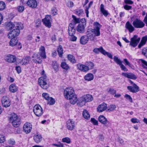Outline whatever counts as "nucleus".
Returning <instances> with one entry per match:
<instances>
[{
    "label": "nucleus",
    "instance_id": "obj_1",
    "mask_svg": "<svg viewBox=\"0 0 147 147\" xmlns=\"http://www.w3.org/2000/svg\"><path fill=\"white\" fill-rule=\"evenodd\" d=\"M93 28L88 29L86 35L82 36L80 39V43L82 45L86 44L90 39L94 40L95 36H100V29L102 26L98 22H94L93 24Z\"/></svg>",
    "mask_w": 147,
    "mask_h": 147
},
{
    "label": "nucleus",
    "instance_id": "obj_2",
    "mask_svg": "<svg viewBox=\"0 0 147 147\" xmlns=\"http://www.w3.org/2000/svg\"><path fill=\"white\" fill-rule=\"evenodd\" d=\"M64 95L65 98L70 100L71 104L74 105L77 102V97L74 93L73 88L70 87L65 88L64 90Z\"/></svg>",
    "mask_w": 147,
    "mask_h": 147
},
{
    "label": "nucleus",
    "instance_id": "obj_3",
    "mask_svg": "<svg viewBox=\"0 0 147 147\" xmlns=\"http://www.w3.org/2000/svg\"><path fill=\"white\" fill-rule=\"evenodd\" d=\"M46 56L45 53V49L43 46H41L39 49L38 53H34L32 56V60L35 63H40L41 62L42 58L45 59Z\"/></svg>",
    "mask_w": 147,
    "mask_h": 147
},
{
    "label": "nucleus",
    "instance_id": "obj_4",
    "mask_svg": "<svg viewBox=\"0 0 147 147\" xmlns=\"http://www.w3.org/2000/svg\"><path fill=\"white\" fill-rule=\"evenodd\" d=\"M93 100V97L91 95H84L77 99V104L78 106L82 107L85 105L86 102H90Z\"/></svg>",
    "mask_w": 147,
    "mask_h": 147
},
{
    "label": "nucleus",
    "instance_id": "obj_5",
    "mask_svg": "<svg viewBox=\"0 0 147 147\" xmlns=\"http://www.w3.org/2000/svg\"><path fill=\"white\" fill-rule=\"evenodd\" d=\"M42 76L38 80V82L40 87L43 89H47L49 87V84L47 83L48 80L47 76L45 74V71L43 70L41 73Z\"/></svg>",
    "mask_w": 147,
    "mask_h": 147
},
{
    "label": "nucleus",
    "instance_id": "obj_6",
    "mask_svg": "<svg viewBox=\"0 0 147 147\" xmlns=\"http://www.w3.org/2000/svg\"><path fill=\"white\" fill-rule=\"evenodd\" d=\"M10 120L12 121L13 126L15 127H18L20 123V119L15 113H12L10 118Z\"/></svg>",
    "mask_w": 147,
    "mask_h": 147
},
{
    "label": "nucleus",
    "instance_id": "obj_7",
    "mask_svg": "<svg viewBox=\"0 0 147 147\" xmlns=\"http://www.w3.org/2000/svg\"><path fill=\"white\" fill-rule=\"evenodd\" d=\"M132 24L136 28H142L145 26V24L143 22L138 18H136L133 21Z\"/></svg>",
    "mask_w": 147,
    "mask_h": 147
},
{
    "label": "nucleus",
    "instance_id": "obj_8",
    "mask_svg": "<svg viewBox=\"0 0 147 147\" xmlns=\"http://www.w3.org/2000/svg\"><path fill=\"white\" fill-rule=\"evenodd\" d=\"M33 111L35 115L38 117L41 116L43 113L42 109L39 105H36L34 107Z\"/></svg>",
    "mask_w": 147,
    "mask_h": 147
},
{
    "label": "nucleus",
    "instance_id": "obj_9",
    "mask_svg": "<svg viewBox=\"0 0 147 147\" xmlns=\"http://www.w3.org/2000/svg\"><path fill=\"white\" fill-rule=\"evenodd\" d=\"M140 39V38H138L137 36L134 35L133 37L131 39L129 45L134 47H136L139 42Z\"/></svg>",
    "mask_w": 147,
    "mask_h": 147
},
{
    "label": "nucleus",
    "instance_id": "obj_10",
    "mask_svg": "<svg viewBox=\"0 0 147 147\" xmlns=\"http://www.w3.org/2000/svg\"><path fill=\"white\" fill-rule=\"evenodd\" d=\"M66 126L68 130H73L75 127V122L72 120H68L66 122Z\"/></svg>",
    "mask_w": 147,
    "mask_h": 147
},
{
    "label": "nucleus",
    "instance_id": "obj_11",
    "mask_svg": "<svg viewBox=\"0 0 147 147\" xmlns=\"http://www.w3.org/2000/svg\"><path fill=\"white\" fill-rule=\"evenodd\" d=\"M86 26V23L85 22L80 23L77 26L76 30L77 32L80 33H84L85 31Z\"/></svg>",
    "mask_w": 147,
    "mask_h": 147
},
{
    "label": "nucleus",
    "instance_id": "obj_12",
    "mask_svg": "<svg viewBox=\"0 0 147 147\" xmlns=\"http://www.w3.org/2000/svg\"><path fill=\"white\" fill-rule=\"evenodd\" d=\"M1 103L3 107L7 108L9 107L10 105V100L8 97L3 96L1 100Z\"/></svg>",
    "mask_w": 147,
    "mask_h": 147
},
{
    "label": "nucleus",
    "instance_id": "obj_13",
    "mask_svg": "<svg viewBox=\"0 0 147 147\" xmlns=\"http://www.w3.org/2000/svg\"><path fill=\"white\" fill-rule=\"evenodd\" d=\"M51 19L50 16L47 15L46 16L45 18L42 20L44 24L48 28H50L51 27Z\"/></svg>",
    "mask_w": 147,
    "mask_h": 147
},
{
    "label": "nucleus",
    "instance_id": "obj_14",
    "mask_svg": "<svg viewBox=\"0 0 147 147\" xmlns=\"http://www.w3.org/2000/svg\"><path fill=\"white\" fill-rule=\"evenodd\" d=\"M18 25H19L16 27V29H14L11 31L15 37L18 36L19 34L20 33V29H22L23 28V26L22 24H19Z\"/></svg>",
    "mask_w": 147,
    "mask_h": 147
},
{
    "label": "nucleus",
    "instance_id": "obj_15",
    "mask_svg": "<svg viewBox=\"0 0 147 147\" xmlns=\"http://www.w3.org/2000/svg\"><path fill=\"white\" fill-rule=\"evenodd\" d=\"M23 130L26 134L30 133L32 129V125L30 123L26 122L23 126Z\"/></svg>",
    "mask_w": 147,
    "mask_h": 147
},
{
    "label": "nucleus",
    "instance_id": "obj_16",
    "mask_svg": "<svg viewBox=\"0 0 147 147\" xmlns=\"http://www.w3.org/2000/svg\"><path fill=\"white\" fill-rule=\"evenodd\" d=\"M75 27V24L71 23L69 24L68 28V32L69 35H72L75 34L76 31Z\"/></svg>",
    "mask_w": 147,
    "mask_h": 147
},
{
    "label": "nucleus",
    "instance_id": "obj_17",
    "mask_svg": "<svg viewBox=\"0 0 147 147\" xmlns=\"http://www.w3.org/2000/svg\"><path fill=\"white\" fill-rule=\"evenodd\" d=\"M5 59L8 62L13 63L16 61V58L14 55H8L5 57Z\"/></svg>",
    "mask_w": 147,
    "mask_h": 147
},
{
    "label": "nucleus",
    "instance_id": "obj_18",
    "mask_svg": "<svg viewBox=\"0 0 147 147\" xmlns=\"http://www.w3.org/2000/svg\"><path fill=\"white\" fill-rule=\"evenodd\" d=\"M127 89L131 92L136 93L139 91V87L136 84H134L133 86H128Z\"/></svg>",
    "mask_w": 147,
    "mask_h": 147
},
{
    "label": "nucleus",
    "instance_id": "obj_19",
    "mask_svg": "<svg viewBox=\"0 0 147 147\" xmlns=\"http://www.w3.org/2000/svg\"><path fill=\"white\" fill-rule=\"evenodd\" d=\"M121 74L123 76L133 80L137 79V77L133 74L131 73H122Z\"/></svg>",
    "mask_w": 147,
    "mask_h": 147
},
{
    "label": "nucleus",
    "instance_id": "obj_20",
    "mask_svg": "<svg viewBox=\"0 0 147 147\" xmlns=\"http://www.w3.org/2000/svg\"><path fill=\"white\" fill-rule=\"evenodd\" d=\"M27 4L32 8H36L37 5V2L35 0H28L27 2Z\"/></svg>",
    "mask_w": 147,
    "mask_h": 147
},
{
    "label": "nucleus",
    "instance_id": "obj_21",
    "mask_svg": "<svg viewBox=\"0 0 147 147\" xmlns=\"http://www.w3.org/2000/svg\"><path fill=\"white\" fill-rule=\"evenodd\" d=\"M125 27L130 33L132 32L135 30L134 27L131 25L129 21H127L125 24Z\"/></svg>",
    "mask_w": 147,
    "mask_h": 147
},
{
    "label": "nucleus",
    "instance_id": "obj_22",
    "mask_svg": "<svg viewBox=\"0 0 147 147\" xmlns=\"http://www.w3.org/2000/svg\"><path fill=\"white\" fill-rule=\"evenodd\" d=\"M107 108V104L105 103H103L98 106L97 108V111L99 112H102L105 110Z\"/></svg>",
    "mask_w": 147,
    "mask_h": 147
},
{
    "label": "nucleus",
    "instance_id": "obj_23",
    "mask_svg": "<svg viewBox=\"0 0 147 147\" xmlns=\"http://www.w3.org/2000/svg\"><path fill=\"white\" fill-rule=\"evenodd\" d=\"M78 69L82 71L86 72L89 71L88 67L85 64H79L78 65Z\"/></svg>",
    "mask_w": 147,
    "mask_h": 147
},
{
    "label": "nucleus",
    "instance_id": "obj_24",
    "mask_svg": "<svg viewBox=\"0 0 147 147\" xmlns=\"http://www.w3.org/2000/svg\"><path fill=\"white\" fill-rule=\"evenodd\" d=\"M99 121L101 123L105 125L109 123V121L104 116L102 115H100L98 118Z\"/></svg>",
    "mask_w": 147,
    "mask_h": 147
},
{
    "label": "nucleus",
    "instance_id": "obj_25",
    "mask_svg": "<svg viewBox=\"0 0 147 147\" xmlns=\"http://www.w3.org/2000/svg\"><path fill=\"white\" fill-rule=\"evenodd\" d=\"M9 91L12 93L16 92L18 90V88L14 84H11L9 88Z\"/></svg>",
    "mask_w": 147,
    "mask_h": 147
},
{
    "label": "nucleus",
    "instance_id": "obj_26",
    "mask_svg": "<svg viewBox=\"0 0 147 147\" xmlns=\"http://www.w3.org/2000/svg\"><path fill=\"white\" fill-rule=\"evenodd\" d=\"M30 60V57L29 56H27L23 58L20 61V63L22 65H26L28 64Z\"/></svg>",
    "mask_w": 147,
    "mask_h": 147
},
{
    "label": "nucleus",
    "instance_id": "obj_27",
    "mask_svg": "<svg viewBox=\"0 0 147 147\" xmlns=\"http://www.w3.org/2000/svg\"><path fill=\"white\" fill-rule=\"evenodd\" d=\"M147 40V36H143L142 38L141 41L138 46V48H140L142 47L145 45L146 44Z\"/></svg>",
    "mask_w": 147,
    "mask_h": 147
},
{
    "label": "nucleus",
    "instance_id": "obj_28",
    "mask_svg": "<svg viewBox=\"0 0 147 147\" xmlns=\"http://www.w3.org/2000/svg\"><path fill=\"white\" fill-rule=\"evenodd\" d=\"M100 11L102 13L105 17H107L109 14L107 11L105 10L104 8V6L103 4H102L100 6Z\"/></svg>",
    "mask_w": 147,
    "mask_h": 147
},
{
    "label": "nucleus",
    "instance_id": "obj_29",
    "mask_svg": "<svg viewBox=\"0 0 147 147\" xmlns=\"http://www.w3.org/2000/svg\"><path fill=\"white\" fill-rule=\"evenodd\" d=\"M94 79V75L91 73H88L86 74L84 77L85 80L88 81H90Z\"/></svg>",
    "mask_w": 147,
    "mask_h": 147
},
{
    "label": "nucleus",
    "instance_id": "obj_30",
    "mask_svg": "<svg viewBox=\"0 0 147 147\" xmlns=\"http://www.w3.org/2000/svg\"><path fill=\"white\" fill-rule=\"evenodd\" d=\"M33 138L34 141L37 143L40 142L42 140V137L40 135H36Z\"/></svg>",
    "mask_w": 147,
    "mask_h": 147
},
{
    "label": "nucleus",
    "instance_id": "obj_31",
    "mask_svg": "<svg viewBox=\"0 0 147 147\" xmlns=\"http://www.w3.org/2000/svg\"><path fill=\"white\" fill-rule=\"evenodd\" d=\"M85 65L88 67V70L92 69L94 67V63L91 62H86L85 63Z\"/></svg>",
    "mask_w": 147,
    "mask_h": 147
},
{
    "label": "nucleus",
    "instance_id": "obj_32",
    "mask_svg": "<svg viewBox=\"0 0 147 147\" xmlns=\"http://www.w3.org/2000/svg\"><path fill=\"white\" fill-rule=\"evenodd\" d=\"M67 58L69 60L71 63H76V60L75 57L73 55L70 54L68 55L67 56Z\"/></svg>",
    "mask_w": 147,
    "mask_h": 147
},
{
    "label": "nucleus",
    "instance_id": "obj_33",
    "mask_svg": "<svg viewBox=\"0 0 147 147\" xmlns=\"http://www.w3.org/2000/svg\"><path fill=\"white\" fill-rule=\"evenodd\" d=\"M18 40L15 38L11 39L9 42V44L10 46L13 47L16 45L17 43Z\"/></svg>",
    "mask_w": 147,
    "mask_h": 147
},
{
    "label": "nucleus",
    "instance_id": "obj_34",
    "mask_svg": "<svg viewBox=\"0 0 147 147\" xmlns=\"http://www.w3.org/2000/svg\"><path fill=\"white\" fill-rule=\"evenodd\" d=\"M82 114L84 117L85 119H90V115L87 111L86 110H84Z\"/></svg>",
    "mask_w": 147,
    "mask_h": 147
},
{
    "label": "nucleus",
    "instance_id": "obj_35",
    "mask_svg": "<svg viewBox=\"0 0 147 147\" xmlns=\"http://www.w3.org/2000/svg\"><path fill=\"white\" fill-rule=\"evenodd\" d=\"M7 29L8 30H11L13 28L14 26L15 25L11 22H7L6 24Z\"/></svg>",
    "mask_w": 147,
    "mask_h": 147
},
{
    "label": "nucleus",
    "instance_id": "obj_36",
    "mask_svg": "<svg viewBox=\"0 0 147 147\" xmlns=\"http://www.w3.org/2000/svg\"><path fill=\"white\" fill-rule=\"evenodd\" d=\"M75 13L78 16H82L84 14V11L82 9H77L75 10Z\"/></svg>",
    "mask_w": 147,
    "mask_h": 147
},
{
    "label": "nucleus",
    "instance_id": "obj_37",
    "mask_svg": "<svg viewBox=\"0 0 147 147\" xmlns=\"http://www.w3.org/2000/svg\"><path fill=\"white\" fill-rule=\"evenodd\" d=\"M53 68L55 71H57L59 70V65L55 61H53L52 63Z\"/></svg>",
    "mask_w": 147,
    "mask_h": 147
},
{
    "label": "nucleus",
    "instance_id": "obj_38",
    "mask_svg": "<svg viewBox=\"0 0 147 147\" xmlns=\"http://www.w3.org/2000/svg\"><path fill=\"white\" fill-rule=\"evenodd\" d=\"M57 51L58 53L59 56L61 57L63 54V49L62 46L59 45L57 49Z\"/></svg>",
    "mask_w": 147,
    "mask_h": 147
},
{
    "label": "nucleus",
    "instance_id": "obj_39",
    "mask_svg": "<svg viewBox=\"0 0 147 147\" xmlns=\"http://www.w3.org/2000/svg\"><path fill=\"white\" fill-rule=\"evenodd\" d=\"M61 67L63 69L67 70L69 69V66L65 62H63L61 64Z\"/></svg>",
    "mask_w": 147,
    "mask_h": 147
},
{
    "label": "nucleus",
    "instance_id": "obj_40",
    "mask_svg": "<svg viewBox=\"0 0 147 147\" xmlns=\"http://www.w3.org/2000/svg\"><path fill=\"white\" fill-rule=\"evenodd\" d=\"M104 49L102 47H100L98 48H95L93 50V52L97 53H98L100 52L102 54Z\"/></svg>",
    "mask_w": 147,
    "mask_h": 147
},
{
    "label": "nucleus",
    "instance_id": "obj_41",
    "mask_svg": "<svg viewBox=\"0 0 147 147\" xmlns=\"http://www.w3.org/2000/svg\"><path fill=\"white\" fill-rule=\"evenodd\" d=\"M47 100L48 104L51 105H53L55 102V99L51 97L49 98Z\"/></svg>",
    "mask_w": 147,
    "mask_h": 147
},
{
    "label": "nucleus",
    "instance_id": "obj_42",
    "mask_svg": "<svg viewBox=\"0 0 147 147\" xmlns=\"http://www.w3.org/2000/svg\"><path fill=\"white\" fill-rule=\"evenodd\" d=\"M139 61L142 63V66L144 68L147 67V62L146 61L142 59H139Z\"/></svg>",
    "mask_w": 147,
    "mask_h": 147
},
{
    "label": "nucleus",
    "instance_id": "obj_43",
    "mask_svg": "<svg viewBox=\"0 0 147 147\" xmlns=\"http://www.w3.org/2000/svg\"><path fill=\"white\" fill-rule=\"evenodd\" d=\"M102 54L105 55H107L108 57L111 59L113 58V56L112 55L109 53L106 52L105 50L104 49Z\"/></svg>",
    "mask_w": 147,
    "mask_h": 147
},
{
    "label": "nucleus",
    "instance_id": "obj_44",
    "mask_svg": "<svg viewBox=\"0 0 147 147\" xmlns=\"http://www.w3.org/2000/svg\"><path fill=\"white\" fill-rule=\"evenodd\" d=\"M6 7L5 3L3 1L0 2V11H2L4 10Z\"/></svg>",
    "mask_w": 147,
    "mask_h": 147
},
{
    "label": "nucleus",
    "instance_id": "obj_45",
    "mask_svg": "<svg viewBox=\"0 0 147 147\" xmlns=\"http://www.w3.org/2000/svg\"><path fill=\"white\" fill-rule=\"evenodd\" d=\"M35 23L36 25V27L38 28L40 26L41 23V20L40 19H38L36 20L35 21Z\"/></svg>",
    "mask_w": 147,
    "mask_h": 147
},
{
    "label": "nucleus",
    "instance_id": "obj_46",
    "mask_svg": "<svg viewBox=\"0 0 147 147\" xmlns=\"http://www.w3.org/2000/svg\"><path fill=\"white\" fill-rule=\"evenodd\" d=\"M63 142L66 143L67 144H70L71 142L70 139L68 137L63 138L62 139Z\"/></svg>",
    "mask_w": 147,
    "mask_h": 147
},
{
    "label": "nucleus",
    "instance_id": "obj_47",
    "mask_svg": "<svg viewBox=\"0 0 147 147\" xmlns=\"http://www.w3.org/2000/svg\"><path fill=\"white\" fill-rule=\"evenodd\" d=\"M114 61L119 65L122 63L121 61L118 59L117 57L115 56L113 58Z\"/></svg>",
    "mask_w": 147,
    "mask_h": 147
},
{
    "label": "nucleus",
    "instance_id": "obj_48",
    "mask_svg": "<svg viewBox=\"0 0 147 147\" xmlns=\"http://www.w3.org/2000/svg\"><path fill=\"white\" fill-rule=\"evenodd\" d=\"M116 108V107L115 105H111L109 107H108L107 109V110L109 111H112L114 110Z\"/></svg>",
    "mask_w": 147,
    "mask_h": 147
},
{
    "label": "nucleus",
    "instance_id": "obj_49",
    "mask_svg": "<svg viewBox=\"0 0 147 147\" xmlns=\"http://www.w3.org/2000/svg\"><path fill=\"white\" fill-rule=\"evenodd\" d=\"M72 18L73 19L74 23L73 24H75V25L79 23L80 22V20L79 18H76V17L74 16H72Z\"/></svg>",
    "mask_w": 147,
    "mask_h": 147
},
{
    "label": "nucleus",
    "instance_id": "obj_50",
    "mask_svg": "<svg viewBox=\"0 0 147 147\" xmlns=\"http://www.w3.org/2000/svg\"><path fill=\"white\" fill-rule=\"evenodd\" d=\"M8 143L9 145H13L15 144V141L14 139L11 138L8 140Z\"/></svg>",
    "mask_w": 147,
    "mask_h": 147
},
{
    "label": "nucleus",
    "instance_id": "obj_51",
    "mask_svg": "<svg viewBox=\"0 0 147 147\" xmlns=\"http://www.w3.org/2000/svg\"><path fill=\"white\" fill-rule=\"evenodd\" d=\"M125 97L127 100H129L131 103L132 102V99L131 96L128 94H126L125 95Z\"/></svg>",
    "mask_w": 147,
    "mask_h": 147
},
{
    "label": "nucleus",
    "instance_id": "obj_52",
    "mask_svg": "<svg viewBox=\"0 0 147 147\" xmlns=\"http://www.w3.org/2000/svg\"><path fill=\"white\" fill-rule=\"evenodd\" d=\"M131 121L134 123H138L140 122V121L136 118H132L131 119Z\"/></svg>",
    "mask_w": 147,
    "mask_h": 147
},
{
    "label": "nucleus",
    "instance_id": "obj_53",
    "mask_svg": "<svg viewBox=\"0 0 147 147\" xmlns=\"http://www.w3.org/2000/svg\"><path fill=\"white\" fill-rule=\"evenodd\" d=\"M8 38H9L12 39L15 38V36H14L13 34L11 31L10 32L8 35Z\"/></svg>",
    "mask_w": 147,
    "mask_h": 147
},
{
    "label": "nucleus",
    "instance_id": "obj_54",
    "mask_svg": "<svg viewBox=\"0 0 147 147\" xmlns=\"http://www.w3.org/2000/svg\"><path fill=\"white\" fill-rule=\"evenodd\" d=\"M69 36H70V39L71 41H75L77 39V37L74 36V35Z\"/></svg>",
    "mask_w": 147,
    "mask_h": 147
},
{
    "label": "nucleus",
    "instance_id": "obj_55",
    "mask_svg": "<svg viewBox=\"0 0 147 147\" xmlns=\"http://www.w3.org/2000/svg\"><path fill=\"white\" fill-rule=\"evenodd\" d=\"M142 53L147 58V49L145 48H143L142 50Z\"/></svg>",
    "mask_w": 147,
    "mask_h": 147
},
{
    "label": "nucleus",
    "instance_id": "obj_56",
    "mask_svg": "<svg viewBox=\"0 0 147 147\" xmlns=\"http://www.w3.org/2000/svg\"><path fill=\"white\" fill-rule=\"evenodd\" d=\"M42 96L47 100L50 97L49 96V94L46 93H43L42 94Z\"/></svg>",
    "mask_w": 147,
    "mask_h": 147
},
{
    "label": "nucleus",
    "instance_id": "obj_57",
    "mask_svg": "<svg viewBox=\"0 0 147 147\" xmlns=\"http://www.w3.org/2000/svg\"><path fill=\"white\" fill-rule=\"evenodd\" d=\"M119 66L121 69L124 71H128V69L127 68L123 65L122 63H121Z\"/></svg>",
    "mask_w": 147,
    "mask_h": 147
},
{
    "label": "nucleus",
    "instance_id": "obj_58",
    "mask_svg": "<svg viewBox=\"0 0 147 147\" xmlns=\"http://www.w3.org/2000/svg\"><path fill=\"white\" fill-rule=\"evenodd\" d=\"M124 8L127 10L131 9L132 7L131 6L129 5H125L123 6Z\"/></svg>",
    "mask_w": 147,
    "mask_h": 147
},
{
    "label": "nucleus",
    "instance_id": "obj_59",
    "mask_svg": "<svg viewBox=\"0 0 147 147\" xmlns=\"http://www.w3.org/2000/svg\"><path fill=\"white\" fill-rule=\"evenodd\" d=\"M18 10L19 12H22L24 10V7L23 5L20 6L18 7Z\"/></svg>",
    "mask_w": 147,
    "mask_h": 147
},
{
    "label": "nucleus",
    "instance_id": "obj_60",
    "mask_svg": "<svg viewBox=\"0 0 147 147\" xmlns=\"http://www.w3.org/2000/svg\"><path fill=\"white\" fill-rule=\"evenodd\" d=\"M91 121L93 123L94 125H97L98 124V122L94 118H92L91 119Z\"/></svg>",
    "mask_w": 147,
    "mask_h": 147
},
{
    "label": "nucleus",
    "instance_id": "obj_61",
    "mask_svg": "<svg viewBox=\"0 0 147 147\" xmlns=\"http://www.w3.org/2000/svg\"><path fill=\"white\" fill-rule=\"evenodd\" d=\"M52 12L54 16L56 15L57 13V10L55 7H53L51 9Z\"/></svg>",
    "mask_w": 147,
    "mask_h": 147
},
{
    "label": "nucleus",
    "instance_id": "obj_62",
    "mask_svg": "<svg viewBox=\"0 0 147 147\" xmlns=\"http://www.w3.org/2000/svg\"><path fill=\"white\" fill-rule=\"evenodd\" d=\"M5 141L4 136L2 135H0V142L3 143Z\"/></svg>",
    "mask_w": 147,
    "mask_h": 147
},
{
    "label": "nucleus",
    "instance_id": "obj_63",
    "mask_svg": "<svg viewBox=\"0 0 147 147\" xmlns=\"http://www.w3.org/2000/svg\"><path fill=\"white\" fill-rule=\"evenodd\" d=\"M16 69L17 73L18 74H19L21 72V68L20 66H16Z\"/></svg>",
    "mask_w": 147,
    "mask_h": 147
},
{
    "label": "nucleus",
    "instance_id": "obj_64",
    "mask_svg": "<svg viewBox=\"0 0 147 147\" xmlns=\"http://www.w3.org/2000/svg\"><path fill=\"white\" fill-rule=\"evenodd\" d=\"M124 2L125 4L129 5L132 4L134 3V2L131 0H125Z\"/></svg>",
    "mask_w": 147,
    "mask_h": 147
}]
</instances>
